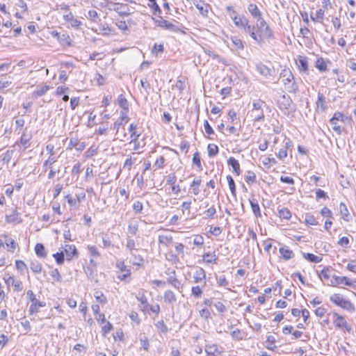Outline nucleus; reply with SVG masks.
<instances>
[{"mask_svg": "<svg viewBox=\"0 0 356 356\" xmlns=\"http://www.w3.org/2000/svg\"><path fill=\"white\" fill-rule=\"evenodd\" d=\"M118 102L123 111H125V113H127L129 111V102L127 99L122 95H120L118 97Z\"/></svg>", "mask_w": 356, "mask_h": 356, "instance_id": "30", "label": "nucleus"}, {"mask_svg": "<svg viewBox=\"0 0 356 356\" xmlns=\"http://www.w3.org/2000/svg\"><path fill=\"white\" fill-rule=\"evenodd\" d=\"M70 148H75L76 150L82 151L85 148L83 143L79 142L77 138H71L69 143Z\"/></svg>", "mask_w": 356, "mask_h": 356, "instance_id": "22", "label": "nucleus"}, {"mask_svg": "<svg viewBox=\"0 0 356 356\" xmlns=\"http://www.w3.org/2000/svg\"><path fill=\"white\" fill-rule=\"evenodd\" d=\"M315 67L321 72H325L327 70V65L322 58H319L316 60Z\"/></svg>", "mask_w": 356, "mask_h": 356, "instance_id": "38", "label": "nucleus"}, {"mask_svg": "<svg viewBox=\"0 0 356 356\" xmlns=\"http://www.w3.org/2000/svg\"><path fill=\"white\" fill-rule=\"evenodd\" d=\"M116 267L121 272V274L118 276V279L122 281H127L129 279V282L131 277V270L127 268L124 261H118L116 263Z\"/></svg>", "mask_w": 356, "mask_h": 356, "instance_id": "5", "label": "nucleus"}, {"mask_svg": "<svg viewBox=\"0 0 356 356\" xmlns=\"http://www.w3.org/2000/svg\"><path fill=\"white\" fill-rule=\"evenodd\" d=\"M330 301L334 303L336 305L341 307V308L350 312H354L355 307L353 303L348 300L343 298L340 294L334 293L330 298Z\"/></svg>", "mask_w": 356, "mask_h": 356, "instance_id": "4", "label": "nucleus"}, {"mask_svg": "<svg viewBox=\"0 0 356 356\" xmlns=\"http://www.w3.org/2000/svg\"><path fill=\"white\" fill-rule=\"evenodd\" d=\"M257 31L256 33L257 34V37H260L261 38V44L262 43L264 38H271L273 37V31L263 17L257 20Z\"/></svg>", "mask_w": 356, "mask_h": 356, "instance_id": "2", "label": "nucleus"}, {"mask_svg": "<svg viewBox=\"0 0 356 356\" xmlns=\"http://www.w3.org/2000/svg\"><path fill=\"white\" fill-rule=\"evenodd\" d=\"M280 76L283 78V83L289 92L296 93L298 92V86L297 83L295 82L291 83L294 76L290 70H283L280 74Z\"/></svg>", "mask_w": 356, "mask_h": 356, "instance_id": "1", "label": "nucleus"}, {"mask_svg": "<svg viewBox=\"0 0 356 356\" xmlns=\"http://www.w3.org/2000/svg\"><path fill=\"white\" fill-rule=\"evenodd\" d=\"M193 163L194 165H195L196 166H197L200 168V170H202V164H201L200 156V154H199V153L197 152H196L193 154Z\"/></svg>", "mask_w": 356, "mask_h": 356, "instance_id": "53", "label": "nucleus"}, {"mask_svg": "<svg viewBox=\"0 0 356 356\" xmlns=\"http://www.w3.org/2000/svg\"><path fill=\"white\" fill-rule=\"evenodd\" d=\"M257 71L266 79H270L273 76L274 70L261 62H259L256 64Z\"/></svg>", "mask_w": 356, "mask_h": 356, "instance_id": "6", "label": "nucleus"}, {"mask_svg": "<svg viewBox=\"0 0 356 356\" xmlns=\"http://www.w3.org/2000/svg\"><path fill=\"white\" fill-rule=\"evenodd\" d=\"M6 218L8 222H19L18 220V213L16 209H13V213L11 214L6 215Z\"/></svg>", "mask_w": 356, "mask_h": 356, "instance_id": "39", "label": "nucleus"}, {"mask_svg": "<svg viewBox=\"0 0 356 356\" xmlns=\"http://www.w3.org/2000/svg\"><path fill=\"white\" fill-rule=\"evenodd\" d=\"M208 154L210 157L215 156L218 153V147L216 145L209 144L208 145Z\"/></svg>", "mask_w": 356, "mask_h": 356, "instance_id": "43", "label": "nucleus"}, {"mask_svg": "<svg viewBox=\"0 0 356 356\" xmlns=\"http://www.w3.org/2000/svg\"><path fill=\"white\" fill-rule=\"evenodd\" d=\"M57 161V157L53 155H49V158L44 162L43 166L44 168H51V165Z\"/></svg>", "mask_w": 356, "mask_h": 356, "instance_id": "46", "label": "nucleus"}, {"mask_svg": "<svg viewBox=\"0 0 356 356\" xmlns=\"http://www.w3.org/2000/svg\"><path fill=\"white\" fill-rule=\"evenodd\" d=\"M15 266L16 268L20 272H22L24 269L26 268V264L22 260H17L15 261Z\"/></svg>", "mask_w": 356, "mask_h": 356, "instance_id": "62", "label": "nucleus"}, {"mask_svg": "<svg viewBox=\"0 0 356 356\" xmlns=\"http://www.w3.org/2000/svg\"><path fill=\"white\" fill-rule=\"evenodd\" d=\"M136 159L132 158L131 156L127 158L124 163V168H127L128 170H130L133 164L136 162Z\"/></svg>", "mask_w": 356, "mask_h": 356, "instance_id": "50", "label": "nucleus"}, {"mask_svg": "<svg viewBox=\"0 0 356 356\" xmlns=\"http://www.w3.org/2000/svg\"><path fill=\"white\" fill-rule=\"evenodd\" d=\"M227 163L232 168L233 172L236 173V175L241 174L240 164L236 159L230 157L227 161Z\"/></svg>", "mask_w": 356, "mask_h": 356, "instance_id": "17", "label": "nucleus"}, {"mask_svg": "<svg viewBox=\"0 0 356 356\" xmlns=\"http://www.w3.org/2000/svg\"><path fill=\"white\" fill-rule=\"evenodd\" d=\"M67 260H71L72 257H78V251L74 245H65L64 248Z\"/></svg>", "mask_w": 356, "mask_h": 356, "instance_id": "12", "label": "nucleus"}, {"mask_svg": "<svg viewBox=\"0 0 356 356\" xmlns=\"http://www.w3.org/2000/svg\"><path fill=\"white\" fill-rule=\"evenodd\" d=\"M14 151L12 149L7 150L2 157V161L6 163H8L13 156Z\"/></svg>", "mask_w": 356, "mask_h": 356, "instance_id": "52", "label": "nucleus"}, {"mask_svg": "<svg viewBox=\"0 0 356 356\" xmlns=\"http://www.w3.org/2000/svg\"><path fill=\"white\" fill-rule=\"evenodd\" d=\"M203 260L207 263H215L217 260V257L214 253H205L203 254Z\"/></svg>", "mask_w": 356, "mask_h": 356, "instance_id": "36", "label": "nucleus"}, {"mask_svg": "<svg viewBox=\"0 0 356 356\" xmlns=\"http://www.w3.org/2000/svg\"><path fill=\"white\" fill-rule=\"evenodd\" d=\"M35 252L38 257L40 258H44L47 256V252L43 244L37 243L35 247Z\"/></svg>", "mask_w": 356, "mask_h": 356, "instance_id": "26", "label": "nucleus"}, {"mask_svg": "<svg viewBox=\"0 0 356 356\" xmlns=\"http://www.w3.org/2000/svg\"><path fill=\"white\" fill-rule=\"evenodd\" d=\"M333 316L334 317L333 322L337 327L346 328L348 332L350 331V327L348 325L346 321L342 316L337 313H333Z\"/></svg>", "mask_w": 356, "mask_h": 356, "instance_id": "9", "label": "nucleus"}, {"mask_svg": "<svg viewBox=\"0 0 356 356\" xmlns=\"http://www.w3.org/2000/svg\"><path fill=\"white\" fill-rule=\"evenodd\" d=\"M136 128H137V125L134 124H131L129 126V131L131 134V138L130 143H136L137 140H138V138L140 136V133L138 134L136 131Z\"/></svg>", "mask_w": 356, "mask_h": 356, "instance_id": "20", "label": "nucleus"}, {"mask_svg": "<svg viewBox=\"0 0 356 356\" xmlns=\"http://www.w3.org/2000/svg\"><path fill=\"white\" fill-rule=\"evenodd\" d=\"M242 29H243L244 31L247 33H249L250 37L259 44H261V38L260 37H257V33L254 31V26L249 24L248 21L247 22V24L245 25Z\"/></svg>", "mask_w": 356, "mask_h": 356, "instance_id": "10", "label": "nucleus"}, {"mask_svg": "<svg viewBox=\"0 0 356 356\" xmlns=\"http://www.w3.org/2000/svg\"><path fill=\"white\" fill-rule=\"evenodd\" d=\"M163 299L165 302L169 304H174L177 301L176 296L171 290H167L165 291Z\"/></svg>", "mask_w": 356, "mask_h": 356, "instance_id": "19", "label": "nucleus"}, {"mask_svg": "<svg viewBox=\"0 0 356 356\" xmlns=\"http://www.w3.org/2000/svg\"><path fill=\"white\" fill-rule=\"evenodd\" d=\"M231 18L233 20L234 24L241 29L246 25L247 22L248 21L245 17L237 16V13L235 10H233V15H231Z\"/></svg>", "mask_w": 356, "mask_h": 356, "instance_id": "11", "label": "nucleus"}, {"mask_svg": "<svg viewBox=\"0 0 356 356\" xmlns=\"http://www.w3.org/2000/svg\"><path fill=\"white\" fill-rule=\"evenodd\" d=\"M88 250L90 252V254L91 257H99L100 256V254L97 250V248L94 246V245H88Z\"/></svg>", "mask_w": 356, "mask_h": 356, "instance_id": "54", "label": "nucleus"}, {"mask_svg": "<svg viewBox=\"0 0 356 356\" xmlns=\"http://www.w3.org/2000/svg\"><path fill=\"white\" fill-rule=\"evenodd\" d=\"M168 282L175 289H177L179 291H181L182 288L181 283L175 276L169 277L168 278Z\"/></svg>", "mask_w": 356, "mask_h": 356, "instance_id": "24", "label": "nucleus"}, {"mask_svg": "<svg viewBox=\"0 0 356 356\" xmlns=\"http://www.w3.org/2000/svg\"><path fill=\"white\" fill-rule=\"evenodd\" d=\"M193 279L195 283L202 282L206 279V273L202 268H197L193 274Z\"/></svg>", "mask_w": 356, "mask_h": 356, "instance_id": "13", "label": "nucleus"}, {"mask_svg": "<svg viewBox=\"0 0 356 356\" xmlns=\"http://www.w3.org/2000/svg\"><path fill=\"white\" fill-rule=\"evenodd\" d=\"M45 305V302L38 300L36 302H35L31 303L29 309V312L31 315L35 314L39 312V309L40 307H44Z\"/></svg>", "mask_w": 356, "mask_h": 356, "instance_id": "21", "label": "nucleus"}, {"mask_svg": "<svg viewBox=\"0 0 356 356\" xmlns=\"http://www.w3.org/2000/svg\"><path fill=\"white\" fill-rule=\"evenodd\" d=\"M344 284L346 286H351L352 283L349 281L347 277H339L333 275L330 282H327L328 286H336L337 285Z\"/></svg>", "mask_w": 356, "mask_h": 356, "instance_id": "8", "label": "nucleus"}, {"mask_svg": "<svg viewBox=\"0 0 356 356\" xmlns=\"http://www.w3.org/2000/svg\"><path fill=\"white\" fill-rule=\"evenodd\" d=\"M245 181L247 183H254L256 181V175L253 172L248 171L245 176Z\"/></svg>", "mask_w": 356, "mask_h": 356, "instance_id": "59", "label": "nucleus"}, {"mask_svg": "<svg viewBox=\"0 0 356 356\" xmlns=\"http://www.w3.org/2000/svg\"><path fill=\"white\" fill-rule=\"evenodd\" d=\"M136 299L143 305L144 310L147 309L149 304L147 302V298L144 293H139L136 296Z\"/></svg>", "mask_w": 356, "mask_h": 356, "instance_id": "41", "label": "nucleus"}, {"mask_svg": "<svg viewBox=\"0 0 356 356\" xmlns=\"http://www.w3.org/2000/svg\"><path fill=\"white\" fill-rule=\"evenodd\" d=\"M172 242V236L170 234H161L159 236V243L160 244L168 245Z\"/></svg>", "mask_w": 356, "mask_h": 356, "instance_id": "31", "label": "nucleus"}, {"mask_svg": "<svg viewBox=\"0 0 356 356\" xmlns=\"http://www.w3.org/2000/svg\"><path fill=\"white\" fill-rule=\"evenodd\" d=\"M192 295L195 298H199L202 294V290L199 286H193L191 289Z\"/></svg>", "mask_w": 356, "mask_h": 356, "instance_id": "60", "label": "nucleus"}, {"mask_svg": "<svg viewBox=\"0 0 356 356\" xmlns=\"http://www.w3.org/2000/svg\"><path fill=\"white\" fill-rule=\"evenodd\" d=\"M280 217L289 220L291 217V211L287 209H282L279 211Z\"/></svg>", "mask_w": 356, "mask_h": 356, "instance_id": "49", "label": "nucleus"}, {"mask_svg": "<svg viewBox=\"0 0 356 356\" xmlns=\"http://www.w3.org/2000/svg\"><path fill=\"white\" fill-rule=\"evenodd\" d=\"M138 230V224L137 222L130 223L128 225V231L129 233L135 235Z\"/></svg>", "mask_w": 356, "mask_h": 356, "instance_id": "58", "label": "nucleus"}, {"mask_svg": "<svg viewBox=\"0 0 356 356\" xmlns=\"http://www.w3.org/2000/svg\"><path fill=\"white\" fill-rule=\"evenodd\" d=\"M88 17L90 19L92 22H96L97 19L99 18L98 14L97 11L94 10H89L88 13Z\"/></svg>", "mask_w": 356, "mask_h": 356, "instance_id": "64", "label": "nucleus"}, {"mask_svg": "<svg viewBox=\"0 0 356 356\" xmlns=\"http://www.w3.org/2000/svg\"><path fill=\"white\" fill-rule=\"evenodd\" d=\"M113 329V325L111 323L107 322L106 325L102 327V334L106 336L111 330Z\"/></svg>", "mask_w": 356, "mask_h": 356, "instance_id": "63", "label": "nucleus"}, {"mask_svg": "<svg viewBox=\"0 0 356 356\" xmlns=\"http://www.w3.org/2000/svg\"><path fill=\"white\" fill-rule=\"evenodd\" d=\"M153 19L154 20V23L158 26H159L160 28L163 29H166L168 30V26H170V24H171V22L164 19L162 17H159V19H154L153 18Z\"/></svg>", "mask_w": 356, "mask_h": 356, "instance_id": "29", "label": "nucleus"}, {"mask_svg": "<svg viewBox=\"0 0 356 356\" xmlns=\"http://www.w3.org/2000/svg\"><path fill=\"white\" fill-rule=\"evenodd\" d=\"M350 243L349 238L346 236H343L339 238L338 244L343 248H348Z\"/></svg>", "mask_w": 356, "mask_h": 356, "instance_id": "61", "label": "nucleus"}, {"mask_svg": "<svg viewBox=\"0 0 356 356\" xmlns=\"http://www.w3.org/2000/svg\"><path fill=\"white\" fill-rule=\"evenodd\" d=\"M143 208V203L140 201H136L134 203L133 210L136 213H140Z\"/></svg>", "mask_w": 356, "mask_h": 356, "instance_id": "56", "label": "nucleus"}, {"mask_svg": "<svg viewBox=\"0 0 356 356\" xmlns=\"http://www.w3.org/2000/svg\"><path fill=\"white\" fill-rule=\"evenodd\" d=\"M250 206L252 210V212L257 217L261 216V211L260 207L258 204V202L255 199L250 200Z\"/></svg>", "mask_w": 356, "mask_h": 356, "instance_id": "27", "label": "nucleus"}, {"mask_svg": "<svg viewBox=\"0 0 356 356\" xmlns=\"http://www.w3.org/2000/svg\"><path fill=\"white\" fill-rule=\"evenodd\" d=\"M232 42L233 43L234 47L237 50H243L244 49V46L242 40L236 36L232 38Z\"/></svg>", "mask_w": 356, "mask_h": 356, "instance_id": "35", "label": "nucleus"}, {"mask_svg": "<svg viewBox=\"0 0 356 356\" xmlns=\"http://www.w3.org/2000/svg\"><path fill=\"white\" fill-rule=\"evenodd\" d=\"M63 17L66 22H70V24L72 27L78 28L81 24V22L77 19L74 18L71 12L67 15H65Z\"/></svg>", "mask_w": 356, "mask_h": 356, "instance_id": "15", "label": "nucleus"}, {"mask_svg": "<svg viewBox=\"0 0 356 356\" xmlns=\"http://www.w3.org/2000/svg\"><path fill=\"white\" fill-rule=\"evenodd\" d=\"M331 272H332V270H330L328 268H323L321 271V273L319 275L320 278L322 280H325L326 282H330V279L332 278V276L331 275ZM326 284H327V283H326Z\"/></svg>", "mask_w": 356, "mask_h": 356, "instance_id": "28", "label": "nucleus"}, {"mask_svg": "<svg viewBox=\"0 0 356 356\" xmlns=\"http://www.w3.org/2000/svg\"><path fill=\"white\" fill-rule=\"evenodd\" d=\"M204 350L208 355L211 356H216V353H220L216 344L206 345Z\"/></svg>", "mask_w": 356, "mask_h": 356, "instance_id": "25", "label": "nucleus"}, {"mask_svg": "<svg viewBox=\"0 0 356 356\" xmlns=\"http://www.w3.org/2000/svg\"><path fill=\"white\" fill-rule=\"evenodd\" d=\"M53 257H54L56 263L58 265H61L63 264V262H64V252H57L56 254H54Z\"/></svg>", "mask_w": 356, "mask_h": 356, "instance_id": "51", "label": "nucleus"}, {"mask_svg": "<svg viewBox=\"0 0 356 356\" xmlns=\"http://www.w3.org/2000/svg\"><path fill=\"white\" fill-rule=\"evenodd\" d=\"M339 210H340V213L342 215V218H343V220H348L347 217L349 215V212H348L346 205L344 203H343V202L340 203Z\"/></svg>", "mask_w": 356, "mask_h": 356, "instance_id": "44", "label": "nucleus"}, {"mask_svg": "<svg viewBox=\"0 0 356 356\" xmlns=\"http://www.w3.org/2000/svg\"><path fill=\"white\" fill-rule=\"evenodd\" d=\"M155 326L156 327L158 331L160 333H165L168 332V327L164 323L163 321H159L156 324Z\"/></svg>", "mask_w": 356, "mask_h": 356, "instance_id": "48", "label": "nucleus"}, {"mask_svg": "<svg viewBox=\"0 0 356 356\" xmlns=\"http://www.w3.org/2000/svg\"><path fill=\"white\" fill-rule=\"evenodd\" d=\"M49 89V86L44 85L40 86L36 91L34 92V95L36 97H41L44 95Z\"/></svg>", "mask_w": 356, "mask_h": 356, "instance_id": "45", "label": "nucleus"}, {"mask_svg": "<svg viewBox=\"0 0 356 356\" xmlns=\"http://www.w3.org/2000/svg\"><path fill=\"white\" fill-rule=\"evenodd\" d=\"M279 252L284 260H289L294 257L293 251L286 248H280Z\"/></svg>", "mask_w": 356, "mask_h": 356, "instance_id": "23", "label": "nucleus"}, {"mask_svg": "<svg viewBox=\"0 0 356 356\" xmlns=\"http://www.w3.org/2000/svg\"><path fill=\"white\" fill-rule=\"evenodd\" d=\"M30 268L34 273H40L42 271V265L37 260H33L30 263Z\"/></svg>", "mask_w": 356, "mask_h": 356, "instance_id": "32", "label": "nucleus"}, {"mask_svg": "<svg viewBox=\"0 0 356 356\" xmlns=\"http://www.w3.org/2000/svg\"><path fill=\"white\" fill-rule=\"evenodd\" d=\"M299 69L300 71L307 72L308 70L307 60L305 57L300 56L299 58Z\"/></svg>", "mask_w": 356, "mask_h": 356, "instance_id": "40", "label": "nucleus"}, {"mask_svg": "<svg viewBox=\"0 0 356 356\" xmlns=\"http://www.w3.org/2000/svg\"><path fill=\"white\" fill-rule=\"evenodd\" d=\"M202 180L200 179H194L191 184V188L193 189V194L197 195L200 193L199 186L201 185Z\"/></svg>", "mask_w": 356, "mask_h": 356, "instance_id": "34", "label": "nucleus"}, {"mask_svg": "<svg viewBox=\"0 0 356 356\" xmlns=\"http://www.w3.org/2000/svg\"><path fill=\"white\" fill-rule=\"evenodd\" d=\"M248 11L251 15L256 18L257 20L262 17L261 13L256 4L250 3L248 6Z\"/></svg>", "mask_w": 356, "mask_h": 356, "instance_id": "16", "label": "nucleus"}, {"mask_svg": "<svg viewBox=\"0 0 356 356\" xmlns=\"http://www.w3.org/2000/svg\"><path fill=\"white\" fill-rule=\"evenodd\" d=\"M113 6V10L118 13L120 16H128L131 14L129 8L127 4L120 3L109 2Z\"/></svg>", "mask_w": 356, "mask_h": 356, "instance_id": "7", "label": "nucleus"}, {"mask_svg": "<svg viewBox=\"0 0 356 356\" xmlns=\"http://www.w3.org/2000/svg\"><path fill=\"white\" fill-rule=\"evenodd\" d=\"M195 7L199 10L200 14L204 17H207L208 15V7L209 5L204 4L203 2H200L199 3L195 4Z\"/></svg>", "mask_w": 356, "mask_h": 356, "instance_id": "33", "label": "nucleus"}, {"mask_svg": "<svg viewBox=\"0 0 356 356\" xmlns=\"http://www.w3.org/2000/svg\"><path fill=\"white\" fill-rule=\"evenodd\" d=\"M324 17V10L323 9H318L316 12L315 17L311 15V19L314 22H321Z\"/></svg>", "mask_w": 356, "mask_h": 356, "instance_id": "42", "label": "nucleus"}, {"mask_svg": "<svg viewBox=\"0 0 356 356\" xmlns=\"http://www.w3.org/2000/svg\"><path fill=\"white\" fill-rule=\"evenodd\" d=\"M216 213V209L214 207H211L209 208L205 212L204 218H213L215 213Z\"/></svg>", "mask_w": 356, "mask_h": 356, "instance_id": "55", "label": "nucleus"}, {"mask_svg": "<svg viewBox=\"0 0 356 356\" xmlns=\"http://www.w3.org/2000/svg\"><path fill=\"white\" fill-rule=\"evenodd\" d=\"M316 104V106L320 108L323 111H325L327 108L325 97H324L323 94L321 93L320 92L318 93V99Z\"/></svg>", "mask_w": 356, "mask_h": 356, "instance_id": "18", "label": "nucleus"}, {"mask_svg": "<svg viewBox=\"0 0 356 356\" xmlns=\"http://www.w3.org/2000/svg\"><path fill=\"white\" fill-rule=\"evenodd\" d=\"M266 104L265 102L261 99H256L253 101L252 109L251 111V116L254 121L260 122L264 120V113L263 106Z\"/></svg>", "mask_w": 356, "mask_h": 356, "instance_id": "3", "label": "nucleus"}, {"mask_svg": "<svg viewBox=\"0 0 356 356\" xmlns=\"http://www.w3.org/2000/svg\"><path fill=\"white\" fill-rule=\"evenodd\" d=\"M2 237L5 238V243L8 248V250L13 252L18 247V244L12 238L8 237L6 234H3Z\"/></svg>", "mask_w": 356, "mask_h": 356, "instance_id": "14", "label": "nucleus"}, {"mask_svg": "<svg viewBox=\"0 0 356 356\" xmlns=\"http://www.w3.org/2000/svg\"><path fill=\"white\" fill-rule=\"evenodd\" d=\"M149 1L152 3V4L149 5V6L154 10V14H160L161 13V10L159 5L156 3V0H149Z\"/></svg>", "mask_w": 356, "mask_h": 356, "instance_id": "57", "label": "nucleus"}, {"mask_svg": "<svg viewBox=\"0 0 356 356\" xmlns=\"http://www.w3.org/2000/svg\"><path fill=\"white\" fill-rule=\"evenodd\" d=\"M227 179L229 187L232 194L234 196H236V186H235V183H234L233 178L230 175H228V176H227Z\"/></svg>", "mask_w": 356, "mask_h": 356, "instance_id": "47", "label": "nucleus"}, {"mask_svg": "<svg viewBox=\"0 0 356 356\" xmlns=\"http://www.w3.org/2000/svg\"><path fill=\"white\" fill-rule=\"evenodd\" d=\"M303 257L305 259L314 263H319L321 261V259L319 257L316 256L312 253H304Z\"/></svg>", "mask_w": 356, "mask_h": 356, "instance_id": "37", "label": "nucleus"}]
</instances>
